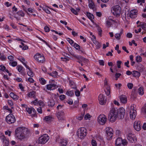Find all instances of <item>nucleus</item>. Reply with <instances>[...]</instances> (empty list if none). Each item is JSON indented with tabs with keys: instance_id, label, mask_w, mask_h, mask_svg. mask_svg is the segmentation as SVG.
<instances>
[{
	"instance_id": "obj_10",
	"label": "nucleus",
	"mask_w": 146,
	"mask_h": 146,
	"mask_svg": "<svg viewBox=\"0 0 146 146\" xmlns=\"http://www.w3.org/2000/svg\"><path fill=\"white\" fill-rule=\"evenodd\" d=\"M127 139L130 143H135L137 141V139L134 134H129L127 135Z\"/></svg>"
},
{
	"instance_id": "obj_8",
	"label": "nucleus",
	"mask_w": 146,
	"mask_h": 146,
	"mask_svg": "<svg viewBox=\"0 0 146 146\" xmlns=\"http://www.w3.org/2000/svg\"><path fill=\"white\" fill-rule=\"evenodd\" d=\"M3 109L5 110L8 111L10 112V114L7 115L5 119H15V116L12 114V110L9 108L8 106H5L3 107Z\"/></svg>"
},
{
	"instance_id": "obj_35",
	"label": "nucleus",
	"mask_w": 146,
	"mask_h": 146,
	"mask_svg": "<svg viewBox=\"0 0 146 146\" xmlns=\"http://www.w3.org/2000/svg\"><path fill=\"white\" fill-rule=\"evenodd\" d=\"M140 26H141L142 28L144 30L146 31V24L143 22L140 23Z\"/></svg>"
},
{
	"instance_id": "obj_21",
	"label": "nucleus",
	"mask_w": 146,
	"mask_h": 146,
	"mask_svg": "<svg viewBox=\"0 0 146 146\" xmlns=\"http://www.w3.org/2000/svg\"><path fill=\"white\" fill-rule=\"evenodd\" d=\"M114 22L115 21L111 19H109L106 21V25L110 27H111Z\"/></svg>"
},
{
	"instance_id": "obj_29",
	"label": "nucleus",
	"mask_w": 146,
	"mask_h": 146,
	"mask_svg": "<svg viewBox=\"0 0 146 146\" xmlns=\"http://www.w3.org/2000/svg\"><path fill=\"white\" fill-rule=\"evenodd\" d=\"M66 94L70 96H72L74 95V91L73 90H68L66 92Z\"/></svg>"
},
{
	"instance_id": "obj_20",
	"label": "nucleus",
	"mask_w": 146,
	"mask_h": 146,
	"mask_svg": "<svg viewBox=\"0 0 146 146\" xmlns=\"http://www.w3.org/2000/svg\"><path fill=\"white\" fill-rule=\"evenodd\" d=\"M86 15L88 18L93 23H94V21L93 19L94 18V17L93 15L89 12H87Z\"/></svg>"
},
{
	"instance_id": "obj_28",
	"label": "nucleus",
	"mask_w": 146,
	"mask_h": 146,
	"mask_svg": "<svg viewBox=\"0 0 146 146\" xmlns=\"http://www.w3.org/2000/svg\"><path fill=\"white\" fill-rule=\"evenodd\" d=\"M122 139L119 137L118 138L116 139L115 141V144L116 145L122 144Z\"/></svg>"
},
{
	"instance_id": "obj_2",
	"label": "nucleus",
	"mask_w": 146,
	"mask_h": 146,
	"mask_svg": "<svg viewBox=\"0 0 146 146\" xmlns=\"http://www.w3.org/2000/svg\"><path fill=\"white\" fill-rule=\"evenodd\" d=\"M30 130L27 128L20 127L16 128L15 131L16 137L19 140H22L29 136Z\"/></svg>"
},
{
	"instance_id": "obj_59",
	"label": "nucleus",
	"mask_w": 146,
	"mask_h": 146,
	"mask_svg": "<svg viewBox=\"0 0 146 146\" xmlns=\"http://www.w3.org/2000/svg\"><path fill=\"white\" fill-rule=\"evenodd\" d=\"M121 75V73H117L115 74V80H117L118 78H119L120 76Z\"/></svg>"
},
{
	"instance_id": "obj_63",
	"label": "nucleus",
	"mask_w": 146,
	"mask_h": 146,
	"mask_svg": "<svg viewBox=\"0 0 146 146\" xmlns=\"http://www.w3.org/2000/svg\"><path fill=\"white\" fill-rule=\"evenodd\" d=\"M44 29L45 31L46 32L48 33L50 31L49 28L47 26H46L44 28Z\"/></svg>"
},
{
	"instance_id": "obj_24",
	"label": "nucleus",
	"mask_w": 146,
	"mask_h": 146,
	"mask_svg": "<svg viewBox=\"0 0 146 146\" xmlns=\"http://www.w3.org/2000/svg\"><path fill=\"white\" fill-rule=\"evenodd\" d=\"M1 138L3 139V144L5 146H7L9 144V141L7 140L6 138L4 135L1 136Z\"/></svg>"
},
{
	"instance_id": "obj_9",
	"label": "nucleus",
	"mask_w": 146,
	"mask_h": 146,
	"mask_svg": "<svg viewBox=\"0 0 146 146\" xmlns=\"http://www.w3.org/2000/svg\"><path fill=\"white\" fill-rule=\"evenodd\" d=\"M129 113L130 119H135L137 113L136 110L134 109L133 105H132L131 106Z\"/></svg>"
},
{
	"instance_id": "obj_11",
	"label": "nucleus",
	"mask_w": 146,
	"mask_h": 146,
	"mask_svg": "<svg viewBox=\"0 0 146 146\" xmlns=\"http://www.w3.org/2000/svg\"><path fill=\"white\" fill-rule=\"evenodd\" d=\"M27 111L29 114L33 113L31 115L32 117H35L36 116V111L33 107L27 108H26Z\"/></svg>"
},
{
	"instance_id": "obj_48",
	"label": "nucleus",
	"mask_w": 146,
	"mask_h": 146,
	"mask_svg": "<svg viewBox=\"0 0 146 146\" xmlns=\"http://www.w3.org/2000/svg\"><path fill=\"white\" fill-rule=\"evenodd\" d=\"M31 103L35 105H38V101L37 99H35L34 100L32 101Z\"/></svg>"
},
{
	"instance_id": "obj_45",
	"label": "nucleus",
	"mask_w": 146,
	"mask_h": 146,
	"mask_svg": "<svg viewBox=\"0 0 146 146\" xmlns=\"http://www.w3.org/2000/svg\"><path fill=\"white\" fill-rule=\"evenodd\" d=\"M79 52V53L80 54H84L85 53V52L84 50L82 48H81L80 46V48H79L77 50Z\"/></svg>"
},
{
	"instance_id": "obj_42",
	"label": "nucleus",
	"mask_w": 146,
	"mask_h": 146,
	"mask_svg": "<svg viewBox=\"0 0 146 146\" xmlns=\"http://www.w3.org/2000/svg\"><path fill=\"white\" fill-rule=\"evenodd\" d=\"M27 74L29 76L31 77H33L34 76L33 73L31 69L27 71Z\"/></svg>"
},
{
	"instance_id": "obj_41",
	"label": "nucleus",
	"mask_w": 146,
	"mask_h": 146,
	"mask_svg": "<svg viewBox=\"0 0 146 146\" xmlns=\"http://www.w3.org/2000/svg\"><path fill=\"white\" fill-rule=\"evenodd\" d=\"M142 58L140 56H137L136 57V60L137 62H141Z\"/></svg>"
},
{
	"instance_id": "obj_14",
	"label": "nucleus",
	"mask_w": 146,
	"mask_h": 146,
	"mask_svg": "<svg viewBox=\"0 0 146 146\" xmlns=\"http://www.w3.org/2000/svg\"><path fill=\"white\" fill-rule=\"evenodd\" d=\"M137 13V10L135 9L131 10L129 13V16L132 18H134L136 17V15Z\"/></svg>"
},
{
	"instance_id": "obj_50",
	"label": "nucleus",
	"mask_w": 146,
	"mask_h": 146,
	"mask_svg": "<svg viewBox=\"0 0 146 146\" xmlns=\"http://www.w3.org/2000/svg\"><path fill=\"white\" fill-rule=\"evenodd\" d=\"M65 103H67L69 105H72L73 103V101L72 99H69L66 101Z\"/></svg>"
},
{
	"instance_id": "obj_38",
	"label": "nucleus",
	"mask_w": 146,
	"mask_h": 146,
	"mask_svg": "<svg viewBox=\"0 0 146 146\" xmlns=\"http://www.w3.org/2000/svg\"><path fill=\"white\" fill-rule=\"evenodd\" d=\"M113 130L112 128L110 127H108L106 128V134L111 133L113 132Z\"/></svg>"
},
{
	"instance_id": "obj_4",
	"label": "nucleus",
	"mask_w": 146,
	"mask_h": 146,
	"mask_svg": "<svg viewBox=\"0 0 146 146\" xmlns=\"http://www.w3.org/2000/svg\"><path fill=\"white\" fill-rule=\"evenodd\" d=\"M35 60L39 63H43L45 61L44 55L39 53H36L34 56Z\"/></svg>"
},
{
	"instance_id": "obj_52",
	"label": "nucleus",
	"mask_w": 146,
	"mask_h": 146,
	"mask_svg": "<svg viewBox=\"0 0 146 146\" xmlns=\"http://www.w3.org/2000/svg\"><path fill=\"white\" fill-rule=\"evenodd\" d=\"M72 46L77 50L79 48H80V46L78 44L75 42L74 43Z\"/></svg>"
},
{
	"instance_id": "obj_30",
	"label": "nucleus",
	"mask_w": 146,
	"mask_h": 146,
	"mask_svg": "<svg viewBox=\"0 0 146 146\" xmlns=\"http://www.w3.org/2000/svg\"><path fill=\"white\" fill-rule=\"evenodd\" d=\"M67 141L65 139H62L61 140L60 143L61 146H66L67 144Z\"/></svg>"
},
{
	"instance_id": "obj_32",
	"label": "nucleus",
	"mask_w": 146,
	"mask_h": 146,
	"mask_svg": "<svg viewBox=\"0 0 146 146\" xmlns=\"http://www.w3.org/2000/svg\"><path fill=\"white\" fill-rule=\"evenodd\" d=\"M106 121V119H98V123L100 125H104Z\"/></svg>"
},
{
	"instance_id": "obj_39",
	"label": "nucleus",
	"mask_w": 146,
	"mask_h": 146,
	"mask_svg": "<svg viewBox=\"0 0 146 146\" xmlns=\"http://www.w3.org/2000/svg\"><path fill=\"white\" fill-rule=\"evenodd\" d=\"M6 122L8 123H13L15 121V119H5Z\"/></svg>"
},
{
	"instance_id": "obj_5",
	"label": "nucleus",
	"mask_w": 146,
	"mask_h": 146,
	"mask_svg": "<svg viewBox=\"0 0 146 146\" xmlns=\"http://www.w3.org/2000/svg\"><path fill=\"white\" fill-rule=\"evenodd\" d=\"M121 7L119 5H117L111 8V12L114 15L118 17L121 14Z\"/></svg>"
},
{
	"instance_id": "obj_31",
	"label": "nucleus",
	"mask_w": 146,
	"mask_h": 146,
	"mask_svg": "<svg viewBox=\"0 0 146 146\" xmlns=\"http://www.w3.org/2000/svg\"><path fill=\"white\" fill-rule=\"evenodd\" d=\"M96 27L98 31V34L99 36L101 37L102 36V28L98 26H96Z\"/></svg>"
},
{
	"instance_id": "obj_25",
	"label": "nucleus",
	"mask_w": 146,
	"mask_h": 146,
	"mask_svg": "<svg viewBox=\"0 0 146 146\" xmlns=\"http://www.w3.org/2000/svg\"><path fill=\"white\" fill-rule=\"evenodd\" d=\"M144 89L143 87H140L138 89L139 94L141 96L143 95L144 93Z\"/></svg>"
},
{
	"instance_id": "obj_54",
	"label": "nucleus",
	"mask_w": 146,
	"mask_h": 146,
	"mask_svg": "<svg viewBox=\"0 0 146 146\" xmlns=\"http://www.w3.org/2000/svg\"><path fill=\"white\" fill-rule=\"evenodd\" d=\"M95 44L96 45V48L97 49H99L101 46V44L98 42H96Z\"/></svg>"
},
{
	"instance_id": "obj_57",
	"label": "nucleus",
	"mask_w": 146,
	"mask_h": 146,
	"mask_svg": "<svg viewBox=\"0 0 146 146\" xmlns=\"http://www.w3.org/2000/svg\"><path fill=\"white\" fill-rule=\"evenodd\" d=\"M6 69L5 67L3 65H0V70L4 72Z\"/></svg>"
},
{
	"instance_id": "obj_55",
	"label": "nucleus",
	"mask_w": 146,
	"mask_h": 146,
	"mask_svg": "<svg viewBox=\"0 0 146 146\" xmlns=\"http://www.w3.org/2000/svg\"><path fill=\"white\" fill-rule=\"evenodd\" d=\"M7 103L8 104L9 106L10 107H12L13 105V102L11 100H8Z\"/></svg>"
},
{
	"instance_id": "obj_16",
	"label": "nucleus",
	"mask_w": 146,
	"mask_h": 146,
	"mask_svg": "<svg viewBox=\"0 0 146 146\" xmlns=\"http://www.w3.org/2000/svg\"><path fill=\"white\" fill-rule=\"evenodd\" d=\"M17 68L19 72L21 73L22 75H25V69L23 66H17Z\"/></svg>"
},
{
	"instance_id": "obj_23",
	"label": "nucleus",
	"mask_w": 146,
	"mask_h": 146,
	"mask_svg": "<svg viewBox=\"0 0 146 146\" xmlns=\"http://www.w3.org/2000/svg\"><path fill=\"white\" fill-rule=\"evenodd\" d=\"M69 85L72 88L76 89L77 88L76 85L75 84L74 82L72 80H69Z\"/></svg>"
},
{
	"instance_id": "obj_60",
	"label": "nucleus",
	"mask_w": 146,
	"mask_h": 146,
	"mask_svg": "<svg viewBox=\"0 0 146 146\" xmlns=\"http://www.w3.org/2000/svg\"><path fill=\"white\" fill-rule=\"evenodd\" d=\"M98 62L100 65L101 66H104V62L103 60H99Z\"/></svg>"
},
{
	"instance_id": "obj_44",
	"label": "nucleus",
	"mask_w": 146,
	"mask_h": 146,
	"mask_svg": "<svg viewBox=\"0 0 146 146\" xmlns=\"http://www.w3.org/2000/svg\"><path fill=\"white\" fill-rule=\"evenodd\" d=\"M38 105L40 107L41 106L42 107L44 106L45 104L43 101L41 100H39L38 101Z\"/></svg>"
},
{
	"instance_id": "obj_40",
	"label": "nucleus",
	"mask_w": 146,
	"mask_h": 146,
	"mask_svg": "<svg viewBox=\"0 0 146 146\" xmlns=\"http://www.w3.org/2000/svg\"><path fill=\"white\" fill-rule=\"evenodd\" d=\"M38 38L42 42H44V44H45L47 46H48L49 48H51V46L48 44V43L45 40L42 39V38Z\"/></svg>"
},
{
	"instance_id": "obj_19",
	"label": "nucleus",
	"mask_w": 146,
	"mask_h": 146,
	"mask_svg": "<svg viewBox=\"0 0 146 146\" xmlns=\"http://www.w3.org/2000/svg\"><path fill=\"white\" fill-rule=\"evenodd\" d=\"M55 102L53 99L49 100L48 102V105L50 108H52L55 104Z\"/></svg>"
},
{
	"instance_id": "obj_3",
	"label": "nucleus",
	"mask_w": 146,
	"mask_h": 146,
	"mask_svg": "<svg viewBox=\"0 0 146 146\" xmlns=\"http://www.w3.org/2000/svg\"><path fill=\"white\" fill-rule=\"evenodd\" d=\"M87 134V130L84 127L79 128L77 132V136L80 139H84L86 136Z\"/></svg>"
},
{
	"instance_id": "obj_51",
	"label": "nucleus",
	"mask_w": 146,
	"mask_h": 146,
	"mask_svg": "<svg viewBox=\"0 0 146 146\" xmlns=\"http://www.w3.org/2000/svg\"><path fill=\"white\" fill-rule=\"evenodd\" d=\"M42 10L44 11H45L48 14H50L51 12L47 8H46L45 7L42 8Z\"/></svg>"
},
{
	"instance_id": "obj_62",
	"label": "nucleus",
	"mask_w": 146,
	"mask_h": 146,
	"mask_svg": "<svg viewBox=\"0 0 146 146\" xmlns=\"http://www.w3.org/2000/svg\"><path fill=\"white\" fill-rule=\"evenodd\" d=\"M114 36L117 40H119L121 38V36L118 33L115 34L114 35Z\"/></svg>"
},
{
	"instance_id": "obj_34",
	"label": "nucleus",
	"mask_w": 146,
	"mask_h": 146,
	"mask_svg": "<svg viewBox=\"0 0 146 146\" xmlns=\"http://www.w3.org/2000/svg\"><path fill=\"white\" fill-rule=\"evenodd\" d=\"M133 72V76L135 77H138L140 75V72L137 71H134Z\"/></svg>"
},
{
	"instance_id": "obj_47",
	"label": "nucleus",
	"mask_w": 146,
	"mask_h": 146,
	"mask_svg": "<svg viewBox=\"0 0 146 146\" xmlns=\"http://www.w3.org/2000/svg\"><path fill=\"white\" fill-rule=\"evenodd\" d=\"M66 40L71 45H73L74 43V41L71 39L69 38H66Z\"/></svg>"
},
{
	"instance_id": "obj_56",
	"label": "nucleus",
	"mask_w": 146,
	"mask_h": 146,
	"mask_svg": "<svg viewBox=\"0 0 146 146\" xmlns=\"http://www.w3.org/2000/svg\"><path fill=\"white\" fill-rule=\"evenodd\" d=\"M75 96L77 97H79L80 96V92L79 90H77L75 92Z\"/></svg>"
},
{
	"instance_id": "obj_46",
	"label": "nucleus",
	"mask_w": 146,
	"mask_h": 146,
	"mask_svg": "<svg viewBox=\"0 0 146 146\" xmlns=\"http://www.w3.org/2000/svg\"><path fill=\"white\" fill-rule=\"evenodd\" d=\"M17 14L20 16L21 17H24L25 16V14L21 10L17 12Z\"/></svg>"
},
{
	"instance_id": "obj_7",
	"label": "nucleus",
	"mask_w": 146,
	"mask_h": 146,
	"mask_svg": "<svg viewBox=\"0 0 146 146\" xmlns=\"http://www.w3.org/2000/svg\"><path fill=\"white\" fill-rule=\"evenodd\" d=\"M98 99L100 104L102 105H104L107 101L106 97L102 94H100L98 97Z\"/></svg>"
},
{
	"instance_id": "obj_13",
	"label": "nucleus",
	"mask_w": 146,
	"mask_h": 146,
	"mask_svg": "<svg viewBox=\"0 0 146 146\" xmlns=\"http://www.w3.org/2000/svg\"><path fill=\"white\" fill-rule=\"evenodd\" d=\"M46 88L48 90H53L56 89L57 85L54 84H49L46 85Z\"/></svg>"
},
{
	"instance_id": "obj_27",
	"label": "nucleus",
	"mask_w": 146,
	"mask_h": 146,
	"mask_svg": "<svg viewBox=\"0 0 146 146\" xmlns=\"http://www.w3.org/2000/svg\"><path fill=\"white\" fill-rule=\"evenodd\" d=\"M104 91L107 96H109L110 93V87L107 86L105 88Z\"/></svg>"
},
{
	"instance_id": "obj_61",
	"label": "nucleus",
	"mask_w": 146,
	"mask_h": 146,
	"mask_svg": "<svg viewBox=\"0 0 146 146\" xmlns=\"http://www.w3.org/2000/svg\"><path fill=\"white\" fill-rule=\"evenodd\" d=\"M71 11L74 14L77 15H78V13L77 11L75 10L74 9L72 8L71 9Z\"/></svg>"
},
{
	"instance_id": "obj_1",
	"label": "nucleus",
	"mask_w": 146,
	"mask_h": 146,
	"mask_svg": "<svg viewBox=\"0 0 146 146\" xmlns=\"http://www.w3.org/2000/svg\"><path fill=\"white\" fill-rule=\"evenodd\" d=\"M125 113V109L123 107H121L119 110L116 108H113L110 111L108 114V119H123Z\"/></svg>"
},
{
	"instance_id": "obj_26",
	"label": "nucleus",
	"mask_w": 146,
	"mask_h": 146,
	"mask_svg": "<svg viewBox=\"0 0 146 146\" xmlns=\"http://www.w3.org/2000/svg\"><path fill=\"white\" fill-rule=\"evenodd\" d=\"M12 98H13L14 100H17L18 99V97L17 96L16 94H14L13 92H11L9 95Z\"/></svg>"
},
{
	"instance_id": "obj_17",
	"label": "nucleus",
	"mask_w": 146,
	"mask_h": 146,
	"mask_svg": "<svg viewBox=\"0 0 146 146\" xmlns=\"http://www.w3.org/2000/svg\"><path fill=\"white\" fill-rule=\"evenodd\" d=\"M47 74L49 76H51L54 78H56L58 76V72L56 71H53L51 73L47 72Z\"/></svg>"
},
{
	"instance_id": "obj_37",
	"label": "nucleus",
	"mask_w": 146,
	"mask_h": 146,
	"mask_svg": "<svg viewBox=\"0 0 146 146\" xmlns=\"http://www.w3.org/2000/svg\"><path fill=\"white\" fill-rule=\"evenodd\" d=\"M9 64L10 65L14 67L17 65V63L16 61H13L11 62H9Z\"/></svg>"
},
{
	"instance_id": "obj_15",
	"label": "nucleus",
	"mask_w": 146,
	"mask_h": 146,
	"mask_svg": "<svg viewBox=\"0 0 146 146\" xmlns=\"http://www.w3.org/2000/svg\"><path fill=\"white\" fill-rule=\"evenodd\" d=\"M121 102L124 104L126 103L127 102V97L124 95H122L119 98Z\"/></svg>"
},
{
	"instance_id": "obj_18",
	"label": "nucleus",
	"mask_w": 146,
	"mask_h": 146,
	"mask_svg": "<svg viewBox=\"0 0 146 146\" xmlns=\"http://www.w3.org/2000/svg\"><path fill=\"white\" fill-rule=\"evenodd\" d=\"M36 92L35 91H32L29 92L27 94V96L31 98H33L34 99L35 98L36 96L35 95Z\"/></svg>"
},
{
	"instance_id": "obj_43",
	"label": "nucleus",
	"mask_w": 146,
	"mask_h": 146,
	"mask_svg": "<svg viewBox=\"0 0 146 146\" xmlns=\"http://www.w3.org/2000/svg\"><path fill=\"white\" fill-rule=\"evenodd\" d=\"M17 59L19 60L23 64H25V63L24 62L25 61V60L23 57H19Z\"/></svg>"
},
{
	"instance_id": "obj_64",
	"label": "nucleus",
	"mask_w": 146,
	"mask_h": 146,
	"mask_svg": "<svg viewBox=\"0 0 146 146\" xmlns=\"http://www.w3.org/2000/svg\"><path fill=\"white\" fill-rule=\"evenodd\" d=\"M65 96L64 94L61 95L59 96V99L61 100H63L65 99Z\"/></svg>"
},
{
	"instance_id": "obj_49",
	"label": "nucleus",
	"mask_w": 146,
	"mask_h": 146,
	"mask_svg": "<svg viewBox=\"0 0 146 146\" xmlns=\"http://www.w3.org/2000/svg\"><path fill=\"white\" fill-rule=\"evenodd\" d=\"M98 119H107L106 116L103 114H100L98 116Z\"/></svg>"
},
{
	"instance_id": "obj_36",
	"label": "nucleus",
	"mask_w": 146,
	"mask_h": 146,
	"mask_svg": "<svg viewBox=\"0 0 146 146\" xmlns=\"http://www.w3.org/2000/svg\"><path fill=\"white\" fill-rule=\"evenodd\" d=\"M40 83L42 85H44L46 84V80L43 78H41L39 79Z\"/></svg>"
},
{
	"instance_id": "obj_22",
	"label": "nucleus",
	"mask_w": 146,
	"mask_h": 146,
	"mask_svg": "<svg viewBox=\"0 0 146 146\" xmlns=\"http://www.w3.org/2000/svg\"><path fill=\"white\" fill-rule=\"evenodd\" d=\"M88 6L90 9L94 10L95 8V5L92 0L89 1Z\"/></svg>"
},
{
	"instance_id": "obj_58",
	"label": "nucleus",
	"mask_w": 146,
	"mask_h": 146,
	"mask_svg": "<svg viewBox=\"0 0 146 146\" xmlns=\"http://www.w3.org/2000/svg\"><path fill=\"white\" fill-rule=\"evenodd\" d=\"M19 87L21 89V91H24V87L23 86L22 84L21 83H20L19 84Z\"/></svg>"
},
{
	"instance_id": "obj_12",
	"label": "nucleus",
	"mask_w": 146,
	"mask_h": 146,
	"mask_svg": "<svg viewBox=\"0 0 146 146\" xmlns=\"http://www.w3.org/2000/svg\"><path fill=\"white\" fill-rule=\"evenodd\" d=\"M141 125L140 122L136 121L133 123V127L136 130L139 131L141 129Z\"/></svg>"
},
{
	"instance_id": "obj_6",
	"label": "nucleus",
	"mask_w": 146,
	"mask_h": 146,
	"mask_svg": "<svg viewBox=\"0 0 146 146\" xmlns=\"http://www.w3.org/2000/svg\"><path fill=\"white\" fill-rule=\"evenodd\" d=\"M49 139V137L48 136L45 134L39 137L36 142H38V144H43L47 142Z\"/></svg>"
},
{
	"instance_id": "obj_53",
	"label": "nucleus",
	"mask_w": 146,
	"mask_h": 146,
	"mask_svg": "<svg viewBox=\"0 0 146 146\" xmlns=\"http://www.w3.org/2000/svg\"><path fill=\"white\" fill-rule=\"evenodd\" d=\"M127 86L129 89H131L133 87V84L132 83H128L127 84Z\"/></svg>"
},
{
	"instance_id": "obj_33",
	"label": "nucleus",
	"mask_w": 146,
	"mask_h": 146,
	"mask_svg": "<svg viewBox=\"0 0 146 146\" xmlns=\"http://www.w3.org/2000/svg\"><path fill=\"white\" fill-rule=\"evenodd\" d=\"M106 138L108 140H110L112 138L113 133V132L109 133L108 134H106Z\"/></svg>"
}]
</instances>
